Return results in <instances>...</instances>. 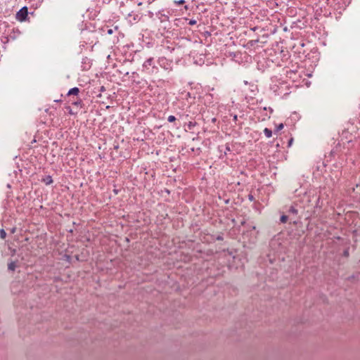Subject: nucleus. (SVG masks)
I'll return each instance as SVG.
<instances>
[{
	"label": "nucleus",
	"instance_id": "obj_1",
	"mask_svg": "<svg viewBox=\"0 0 360 360\" xmlns=\"http://www.w3.org/2000/svg\"><path fill=\"white\" fill-rule=\"evenodd\" d=\"M27 7L22 8L16 14V18L19 21H23L27 16Z\"/></svg>",
	"mask_w": 360,
	"mask_h": 360
},
{
	"label": "nucleus",
	"instance_id": "obj_2",
	"mask_svg": "<svg viewBox=\"0 0 360 360\" xmlns=\"http://www.w3.org/2000/svg\"><path fill=\"white\" fill-rule=\"evenodd\" d=\"M79 89L77 87H74L69 90L68 95V96H71V95L77 96L79 94Z\"/></svg>",
	"mask_w": 360,
	"mask_h": 360
},
{
	"label": "nucleus",
	"instance_id": "obj_3",
	"mask_svg": "<svg viewBox=\"0 0 360 360\" xmlns=\"http://www.w3.org/2000/svg\"><path fill=\"white\" fill-rule=\"evenodd\" d=\"M264 135L267 137V138H271V136H272V131L271 129H268V128H265L264 129Z\"/></svg>",
	"mask_w": 360,
	"mask_h": 360
},
{
	"label": "nucleus",
	"instance_id": "obj_4",
	"mask_svg": "<svg viewBox=\"0 0 360 360\" xmlns=\"http://www.w3.org/2000/svg\"><path fill=\"white\" fill-rule=\"evenodd\" d=\"M16 267V263L15 262H11L8 264V268L11 271H14Z\"/></svg>",
	"mask_w": 360,
	"mask_h": 360
},
{
	"label": "nucleus",
	"instance_id": "obj_5",
	"mask_svg": "<svg viewBox=\"0 0 360 360\" xmlns=\"http://www.w3.org/2000/svg\"><path fill=\"white\" fill-rule=\"evenodd\" d=\"M6 236V231L4 230V229H1L0 230V237L2 238V239H4Z\"/></svg>",
	"mask_w": 360,
	"mask_h": 360
},
{
	"label": "nucleus",
	"instance_id": "obj_6",
	"mask_svg": "<svg viewBox=\"0 0 360 360\" xmlns=\"http://www.w3.org/2000/svg\"><path fill=\"white\" fill-rule=\"evenodd\" d=\"M167 120L169 122H172L176 120V117L174 116V115H169L167 118Z\"/></svg>",
	"mask_w": 360,
	"mask_h": 360
},
{
	"label": "nucleus",
	"instance_id": "obj_7",
	"mask_svg": "<svg viewBox=\"0 0 360 360\" xmlns=\"http://www.w3.org/2000/svg\"><path fill=\"white\" fill-rule=\"evenodd\" d=\"M287 220H288V217H287V216H285V215H283V216H281V221L282 223H285V222L287 221Z\"/></svg>",
	"mask_w": 360,
	"mask_h": 360
},
{
	"label": "nucleus",
	"instance_id": "obj_8",
	"mask_svg": "<svg viewBox=\"0 0 360 360\" xmlns=\"http://www.w3.org/2000/svg\"><path fill=\"white\" fill-rule=\"evenodd\" d=\"M289 211L292 214H297V210L293 207H291Z\"/></svg>",
	"mask_w": 360,
	"mask_h": 360
},
{
	"label": "nucleus",
	"instance_id": "obj_9",
	"mask_svg": "<svg viewBox=\"0 0 360 360\" xmlns=\"http://www.w3.org/2000/svg\"><path fill=\"white\" fill-rule=\"evenodd\" d=\"M185 1L184 0H178V1H174V3L176 4V5H181L183 4H184Z\"/></svg>",
	"mask_w": 360,
	"mask_h": 360
},
{
	"label": "nucleus",
	"instance_id": "obj_10",
	"mask_svg": "<svg viewBox=\"0 0 360 360\" xmlns=\"http://www.w3.org/2000/svg\"><path fill=\"white\" fill-rule=\"evenodd\" d=\"M283 128V124L281 123L280 124H278L276 127V130L277 131H279V130H281Z\"/></svg>",
	"mask_w": 360,
	"mask_h": 360
},
{
	"label": "nucleus",
	"instance_id": "obj_11",
	"mask_svg": "<svg viewBox=\"0 0 360 360\" xmlns=\"http://www.w3.org/2000/svg\"><path fill=\"white\" fill-rule=\"evenodd\" d=\"M196 22V21L195 20H191L190 22H189V24L190 25H195Z\"/></svg>",
	"mask_w": 360,
	"mask_h": 360
},
{
	"label": "nucleus",
	"instance_id": "obj_12",
	"mask_svg": "<svg viewBox=\"0 0 360 360\" xmlns=\"http://www.w3.org/2000/svg\"><path fill=\"white\" fill-rule=\"evenodd\" d=\"M51 182H52V180L51 179V177H49V181H47L46 184H49Z\"/></svg>",
	"mask_w": 360,
	"mask_h": 360
},
{
	"label": "nucleus",
	"instance_id": "obj_13",
	"mask_svg": "<svg viewBox=\"0 0 360 360\" xmlns=\"http://www.w3.org/2000/svg\"><path fill=\"white\" fill-rule=\"evenodd\" d=\"M15 231V228L12 229L11 232L14 233Z\"/></svg>",
	"mask_w": 360,
	"mask_h": 360
},
{
	"label": "nucleus",
	"instance_id": "obj_14",
	"mask_svg": "<svg viewBox=\"0 0 360 360\" xmlns=\"http://www.w3.org/2000/svg\"><path fill=\"white\" fill-rule=\"evenodd\" d=\"M112 30H108V33H109V34H112Z\"/></svg>",
	"mask_w": 360,
	"mask_h": 360
},
{
	"label": "nucleus",
	"instance_id": "obj_15",
	"mask_svg": "<svg viewBox=\"0 0 360 360\" xmlns=\"http://www.w3.org/2000/svg\"><path fill=\"white\" fill-rule=\"evenodd\" d=\"M233 119H234V120H237V115H235Z\"/></svg>",
	"mask_w": 360,
	"mask_h": 360
},
{
	"label": "nucleus",
	"instance_id": "obj_16",
	"mask_svg": "<svg viewBox=\"0 0 360 360\" xmlns=\"http://www.w3.org/2000/svg\"><path fill=\"white\" fill-rule=\"evenodd\" d=\"M74 104L77 105V104H79V103L78 102H75Z\"/></svg>",
	"mask_w": 360,
	"mask_h": 360
}]
</instances>
